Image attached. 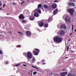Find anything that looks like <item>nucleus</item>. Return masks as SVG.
Returning a JSON list of instances; mask_svg holds the SVG:
<instances>
[{
	"mask_svg": "<svg viewBox=\"0 0 76 76\" xmlns=\"http://www.w3.org/2000/svg\"><path fill=\"white\" fill-rule=\"evenodd\" d=\"M53 41L55 43H57V42L60 43L62 41V39L59 37H57L53 38Z\"/></svg>",
	"mask_w": 76,
	"mask_h": 76,
	"instance_id": "nucleus-1",
	"label": "nucleus"
},
{
	"mask_svg": "<svg viewBox=\"0 0 76 76\" xmlns=\"http://www.w3.org/2000/svg\"><path fill=\"white\" fill-rule=\"evenodd\" d=\"M75 10H73V8H71L67 10V12L69 13L72 16L73 15V14H74V13L75 12Z\"/></svg>",
	"mask_w": 76,
	"mask_h": 76,
	"instance_id": "nucleus-2",
	"label": "nucleus"
},
{
	"mask_svg": "<svg viewBox=\"0 0 76 76\" xmlns=\"http://www.w3.org/2000/svg\"><path fill=\"white\" fill-rule=\"evenodd\" d=\"M43 7L45 10H48L51 9V6H49L48 7V5L47 4H44Z\"/></svg>",
	"mask_w": 76,
	"mask_h": 76,
	"instance_id": "nucleus-3",
	"label": "nucleus"
},
{
	"mask_svg": "<svg viewBox=\"0 0 76 76\" xmlns=\"http://www.w3.org/2000/svg\"><path fill=\"white\" fill-rule=\"evenodd\" d=\"M65 20L66 23H71V21L70 20V18H69V16H66V17H65Z\"/></svg>",
	"mask_w": 76,
	"mask_h": 76,
	"instance_id": "nucleus-4",
	"label": "nucleus"
},
{
	"mask_svg": "<svg viewBox=\"0 0 76 76\" xmlns=\"http://www.w3.org/2000/svg\"><path fill=\"white\" fill-rule=\"evenodd\" d=\"M57 34H59L61 35H64L65 34V31H64L62 30H60L58 31L57 33Z\"/></svg>",
	"mask_w": 76,
	"mask_h": 76,
	"instance_id": "nucleus-5",
	"label": "nucleus"
},
{
	"mask_svg": "<svg viewBox=\"0 0 76 76\" xmlns=\"http://www.w3.org/2000/svg\"><path fill=\"white\" fill-rule=\"evenodd\" d=\"M42 5H41V4H39L38 6V9H37V12H38L39 13H41V11H40V10L39 9V8H41V7L42 8Z\"/></svg>",
	"mask_w": 76,
	"mask_h": 76,
	"instance_id": "nucleus-6",
	"label": "nucleus"
},
{
	"mask_svg": "<svg viewBox=\"0 0 76 76\" xmlns=\"http://www.w3.org/2000/svg\"><path fill=\"white\" fill-rule=\"evenodd\" d=\"M27 56L28 58L29 59H31L33 57L32 56V54L30 52H28L27 54Z\"/></svg>",
	"mask_w": 76,
	"mask_h": 76,
	"instance_id": "nucleus-7",
	"label": "nucleus"
},
{
	"mask_svg": "<svg viewBox=\"0 0 76 76\" xmlns=\"http://www.w3.org/2000/svg\"><path fill=\"white\" fill-rule=\"evenodd\" d=\"M61 29H64V30H66V26L65 25L62 24L61 25Z\"/></svg>",
	"mask_w": 76,
	"mask_h": 76,
	"instance_id": "nucleus-8",
	"label": "nucleus"
},
{
	"mask_svg": "<svg viewBox=\"0 0 76 76\" xmlns=\"http://www.w3.org/2000/svg\"><path fill=\"white\" fill-rule=\"evenodd\" d=\"M38 25L39 26L42 27V26H43V25H44V22L42 21L40 22L39 23H38Z\"/></svg>",
	"mask_w": 76,
	"mask_h": 76,
	"instance_id": "nucleus-9",
	"label": "nucleus"
},
{
	"mask_svg": "<svg viewBox=\"0 0 76 76\" xmlns=\"http://www.w3.org/2000/svg\"><path fill=\"white\" fill-rule=\"evenodd\" d=\"M26 35L28 37H29L31 36V33L30 31H26Z\"/></svg>",
	"mask_w": 76,
	"mask_h": 76,
	"instance_id": "nucleus-10",
	"label": "nucleus"
},
{
	"mask_svg": "<svg viewBox=\"0 0 76 76\" xmlns=\"http://www.w3.org/2000/svg\"><path fill=\"white\" fill-rule=\"evenodd\" d=\"M61 76H65V75H67V72H62L61 73Z\"/></svg>",
	"mask_w": 76,
	"mask_h": 76,
	"instance_id": "nucleus-11",
	"label": "nucleus"
},
{
	"mask_svg": "<svg viewBox=\"0 0 76 76\" xmlns=\"http://www.w3.org/2000/svg\"><path fill=\"white\" fill-rule=\"evenodd\" d=\"M69 7H71V6H75V4L74 3H70L69 4Z\"/></svg>",
	"mask_w": 76,
	"mask_h": 76,
	"instance_id": "nucleus-12",
	"label": "nucleus"
},
{
	"mask_svg": "<svg viewBox=\"0 0 76 76\" xmlns=\"http://www.w3.org/2000/svg\"><path fill=\"white\" fill-rule=\"evenodd\" d=\"M29 12L27 10H25L24 11L23 15H27L28 14Z\"/></svg>",
	"mask_w": 76,
	"mask_h": 76,
	"instance_id": "nucleus-13",
	"label": "nucleus"
},
{
	"mask_svg": "<svg viewBox=\"0 0 76 76\" xmlns=\"http://www.w3.org/2000/svg\"><path fill=\"white\" fill-rule=\"evenodd\" d=\"M19 18L20 19H24L25 18H24V17L23 16V14H21L19 16Z\"/></svg>",
	"mask_w": 76,
	"mask_h": 76,
	"instance_id": "nucleus-14",
	"label": "nucleus"
},
{
	"mask_svg": "<svg viewBox=\"0 0 76 76\" xmlns=\"http://www.w3.org/2000/svg\"><path fill=\"white\" fill-rule=\"evenodd\" d=\"M52 7L53 8V9H55L57 7V4H53L52 6Z\"/></svg>",
	"mask_w": 76,
	"mask_h": 76,
	"instance_id": "nucleus-15",
	"label": "nucleus"
},
{
	"mask_svg": "<svg viewBox=\"0 0 76 76\" xmlns=\"http://www.w3.org/2000/svg\"><path fill=\"white\" fill-rule=\"evenodd\" d=\"M34 16L35 17H38L39 16V14L37 12H35L34 14Z\"/></svg>",
	"mask_w": 76,
	"mask_h": 76,
	"instance_id": "nucleus-16",
	"label": "nucleus"
},
{
	"mask_svg": "<svg viewBox=\"0 0 76 76\" xmlns=\"http://www.w3.org/2000/svg\"><path fill=\"white\" fill-rule=\"evenodd\" d=\"M36 59L35 58L33 57V59H32L31 60V63H34V62H35V61Z\"/></svg>",
	"mask_w": 76,
	"mask_h": 76,
	"instance_id": "nucleus-17",
	"label": "nucleus"
},
{
	"mask_svg": "<svg viewBox=\"0 0 76 76\" xmlns=\"http://www.w3.org/2000/svg\"><path fill=\"white\" fill-rule=\"evenodd\" d=\"M58 13V10L57 9H56L53 11V13L54 15H56Z\"/></svg>",
	"mask_w": 76,
	"mask_h": 76,
	"instance_id": "nucleus-18",
	"label": "nucleus"
},
{
	"mask_svg": "<svg viewBox=\"0 0 76 76\" xmlns=\"http://www.w3.org/2000/svg\"><path fill=\"white\" fill-rule=\"evenodd\" d=\"M34 19V16L33 15L30 16L29 18V19L30 20H33Z\"/></svg>",
	"mask_w": 76,
	"mask_h": 76,
	"instance_id": "nucleus-19",
	"label": "nucleus"
},
{
	"mask_svg": "<svg viewBox=\"0 0 76 76\" xmlns=\"http://www.w3.org/2000/svg\"><path fill=\"white\" fill-rule=\"evenodd\" d=\"M31 67H33V68H34V69H37V70H40V69H40L38 67H37L34 66H31Z\"/></svg>",
	"mask_w": 76,
	"mask_h": 76,
	"instance_id": "nucleus-20",
	"label": "nucleus"
},
{
	"mask_svg": "<svg viewBox=\"0 0 76 76\" xmlns=\"http://www.w3.org/2000/svg\"><path fill=\"white\" fill-rule=\"evenodd\" d=\"M33 53H34V55H35V56H37V55H38V53L35 51H33Z\"/></svg>",
	"mask_w": 76,
	"mask_h": 76,
	"instance_id": "nucleus-21",
	"label": "nucleus"
},
{
	"mask_svg": "<svg viewBox=\"0 0 76 76\" xmlns=\"http://www.w3.org/2000/svg\"><path fill=\"white\" fill-rule=\"evenodd\" d=\"M48 24H46L45 25L44 27H45V28H47V27H48Z\"/></svg>",
	"mask_w": 76,
	"mask_h": 76,
	"instance_id": "nucleus-22",
	"label": "nucleus"
},
{
	"mask_svg": "<svg viewBox=\"0 0 76 76\" xmlns=\"http://www.w3.org/2000/svg\"><path fill=\"white\" fill-rule=\"evenodd\" d=\"M52 20H51V18H48V21L49 22H51Z\"/></svg>",
	"mask_w": 76,
	"mask_h": 76,
	"instance_id": "nucleus-23",
	"label": "nucleus"
},
{
	"mask_svg": "<svg viewBox=\"0 0 76 76\" xmlns=\"http://www.w3.org/2000/svg\"><path fill=\"white\" fill-rule=\"evenodd\" d=\"M73 29H74V25H72V31H73Z\"/></svg>",
	"mask_w": 76,
	"mask_h": 76,
	"instance_id": "nucleus-24",
	"label": "nucleus"
},
{
	"mask_svg": "<svg viewBox=\"0 0 76 76\" xmlns=\"http://www.w3.org/2000/svg\"><path fill=\"white\" fill-rule=\"evenodd\" d=\"M19 65H21V64H19L16 65H15V66H16V67H18L19 66Z\"/></svg>",
	"mask_w": 76,
	"mask_h": 76,
	"instance_id": "nucleus-25",
	"label": "nucleus"
},
{
	"mask_svg": "<svg viewBox=\"0 0 76 76\" xmlns=\"http://www.w3.org/2000/svg\"><path fill=\"white\" fill-rule=\"evenodd\" d=\"M67 76H73V75H72V74H69Z\"/></svg>",
	"mask_w": 76,
	"mask_h": 76,
	"instance_id": "nucleus-26",
	"label": "nucleus"
},
{
	"mask_svg": "<svg viewBox=\"0 0 76 76\" xmlns=\"http://www.w3.org/2000/svg\"><path fill=\"white\" fill-rule=\"evenodd\" d=\"M37 72L35 71L33 72V75H35L37 74Z\"/></svg>",
	"mask_w": 76,
	"mask_h": 76,
	"instance_id": "nucleus-27",
	"label": "nucleus"
},
{
	"mask_svg": "<svg viewBox=\"0 0 76 76\" xmlns=\"http://www.w3.org/2000/svg\"><path fill=\"white\" fill-rule=\"evenodd\" d=\"M22 22L23 23H26V20H22Z\"/></svg>",
	"mask_w": 76,
	"mask_h": 76,
	"instance_id": "nucleus-28",
	"label": "nucleus"
},
{
	"mask_svg": "<svg viewBox=\"0 0 76 76\" xmlns=\"http://www.w3.org/2000/svg\"><path fill=\"white\" fill-rule=\"evenodd\" d=\"M35 50H36V51L37 52H38V51H39V49H36Z\"/></svg>",
	"mask_w": 76,
	"mask_h": 76,
	"instance_id": "nucleus-29",
	"label": "nucleus"
},
{
	"mask_svg": "<svg viewBox=\"0 0 76 76\" xmlns=\"http://www.w3.org/2000/svg\"><path fill=\"white\" fill-rule=\"evenodd\" d=\"M3 54V52H2V51L0 50V54Z\"/></svg>",
	"mask_w": 76,
	"mask_h": 76,
	"instance_id": "nucleus-30",
	"label": "nucleus"
},
{
	"mask_svg": "<svg viewBox=\"0 0 76 76\" xmlns=\"http://www.w3.org/2000/svg\"><path fill=\"white\" fill-rule=\"evenodd\" d=\"M17 47L18 48L21 47V46H20V45H18Z\"/></svg>",
	"mask_w": 76,
	"mask_h": 76,
	"instance_id": "nucleus-31",
	"label": "nucleus"
},
{
	"mask_svg": "<svg viewBox=\"0 0 76 76\" xmlns=\"http://www.w3.org/2000/svg\"><path fill=\"white\" fill-rule=\"evenodd\" d=\"M18 34H23V33L22 32H18Z\"/></svg>",
	"mask_w": 76,
	"mask_h": 76,
	"instance_id": "nucleus-32",
	"label": "nucleus"
},
{
	"mask_svg": "<svg viewBox=\"0 0 76 76\" xmlns=\"http://www.w3.org/2000/svg\"><path fill=\"white\" fill-rule=\"evenodd\" d=\"M42 62H43V63H44V62H45V60H42Z\"/></svg>",
	"mask_w": 76,
	"mask_h": 76,
	"instance_id": "nucleus-33",
	"label": "nucleus"
},
{
	"mask_svg": "<svg viewBox=\"0 0 76 76\" xmlns=\"http://www.w3.org/2000/svg\"><path fill=\"white\" fill-rule=\"evenodd\" d=\"M23 54L24 56H25V55H26V53H23Z\"/></svg>",
	"mask_w": 76,
	"mask_h": 76,
	"instance_id": "nucleus-34",
	"label": "nucleus"
},
{
	"mask_svg": "<svg viewBox=\"0 0 76 76\" xmlns=\"http://www.w3.org/2000/svg\"><path fill=\"white\" fill-rule=\"evenodd\" d=\"M69 47L68 46H67V50H69Z\"/></svg>",
	"mask_w": 76,
	"mask_h": 76,
	"instance_id": "nucleus-35",
	"label": "nucleus"
},
{
	"mask_svg": "<svg viewBox=\"0 0 76 76\" xmlns=\"http://www.w3.org/2000/svg\"><path fill=\"white\" fill-rule=\"evenodd\" d=\"M6 6V4H4V5L3 6V7L4 8V7Z\"/></svg>",
	"mask_w": 76,
	"mask_h": 76,
	"instance_id": "nucleus-36",
	"label": "nucleus"
},
{
	"mask_svg": "<svg viewBox=\"0 0 76 76\" xmlns=\"http://www.w3.org/2000/svg\"><path fill=\"white\" fill-rule=\"evenodd\" d=\"M32 71H31L30 72H28V75H29V74H30V73H31V72H32Z\"/></svg>",
	"mask_w": 76,
	"mask_h": 76,
	"instance_id": "nucleus-37",
	"label": "nucleus"
},
{
	"mask_svg": "<svg viewBox=\"0 0 76 76\" xmlns=\"http://www.w3.org/2000/svg\"><path fill=\"white\" fill-rule=\"evenodd\" d=\"M7 15H10V14L9 13H7Z\"/></svg>",
	"mask_w": 76,
	"mask_h": 76,
	"instance_id": "nucleus-38",
	"label": "nucleus"
},
{
	"mask_svg": "<svg viewBox=\"0 0 76 76\" xmlns=\"http://www.w3.org/2000/svg\"><path fill=\"white\" fill-rule=\"evenodd\" d=\"M12 4H13L14 5H16V3H12Z\"/></svg>",
	"mask_w": 76,
	"mask_h": 76,
	"instance_id": "nucleus-39",
	"label": "nucleus"
},
{
	"mask_svg": "<svg viewBox=\"0 0 76 76\" xmlns=\"http://www.w3.org/2000/svg\"><path fill=\"white\" fill-rule=\"evenodd\" d=\"M65 70H66V69H62V71H65Z\"/></svg>",
	"mask_w": 76,
	"mask_h": 76,
	"instance_id": "nucleus-40",
	"label": "nucleus"
},
{
	"mask_svg": "<svg viewBox=\"0 0 76 76\" xmlns=\"http://www.w3.org/2000/svg\"><path fill=\"white\" fill-rule=\"evenodd\" d=\"M42 10L43 11H45V10H44V9H43V7H42Z\"/></svg>",
	"mask_w": 76,
	"mask_h": 76,
	"instance_id": "nucleus-41",
	"label": "nucleus"
},
{
	"mask_svg": "<svg viewBox=\"0 0 76 76\" xmlns=\"http://www.w3.org/2000/svg\"><path fill=\"white\" fill-rule=\"evenodd\" d=\"M2 6V3L0 4V6Z\"/></svg>",
	"mask_w": 76,
	"mask_h": 76,
	"instance_id": "nucleus-42",
	"label": "nucleus"
},
{
	"mask_svg": "<svg viewBox=\"0 0 76 76\" xmlns=\"http://www.w3.org/2000/svg\"><path fill=\"white\" fill-rule=\"evenodd\" d=\"M0 10H3V9L2 8H0Z\"/></svg>",
	"mask_w": 76,
	"mask_h": 76,
	"instance_id": "nucleus-43",
	"label": "nucleus"
},
{
	"mask_svg": "<svg viewBox=\"0 0 76 76\" xmlns=\"http://www.w3.org/2000/svg\"><path fill=\"white\" fill-rule=\"evenodd\" d=\"M23 66H25V67H26V65H23Z\"/></svg>",
	"mask_w": 76,
	"mask_h": 76,
	"instance_id": "nucleus-44",
	"label": "nucleus"
},
{
	"mask_svg": "<svg viewBox=\"0 0 76 76\" xmlns=\"http://www.w3.org/2000/svg\"><path fill=\"white\" fill-rule=\"evenodd\" d=\"M54 2H58V1L57 0H55L54 1Z\"/></svg>",
	"mask_w": 76,
	"mask_h": 76,
	"instance_id": "nucleus-45",
	"label": "nucleus"
},
{
	"mask_svg": "<svg viewBox=\"0 0 76 76\" xmlns=\"http://www.w3.org/2000/svg\"><path fill=\"white\" fill-rule=\"evenodd\" d=\"M46 64V63H43L42 64L45 65Z\"/></svg>",
	"mask_w": 76,
	"mask_h": 76,
	"instance_id": "nucleus-46",
	"label": "nucleus"
},
{
	"mask_svg": "<svg viewBox=\"0 0 76 76\" xmlns=\"http://www.w3.org/2000/svg\"><path fill=\"white\" fill-rule=\"evenodd\" d=\"M25 3V1H23L21 3V4H22V3Z\"/></svg>",
	"mask_w": 76,
	"mask_h": 76,
	"instance_id": "nucleus-47",
	"label": "nucleus"
},
{
	"mask_svg": "<svg viewBox=\"0 0 76 76\" xmlns=\"http://www.w3.org/2000/svg\"><path fill=\"white\" fill-rule=\"evenodd\" d=\"M1 3H2V2L0 0V4Z\"/></svg>",
	"mask_w": 76,
	"mask_h": 76,
	"instance_id": "nucleus-48",
	"label": "nucleus"
},
{
	"mask_svg": "<svg viewBox=\"0 0 76 76\" xmlns=\"http://www.w3.org/2000/svg\"><path fill=\"white\" fill-rule=\"evenodd\" d=\"M6 64H8V62H7L6 63Z\"/></svg>",
	"mask_w": 76,
	"mask_h": 76,
	"instance_id": "nucleus-49",
	"label": "nucleus"
},
{
	"mask_svg": "<svg viewBox=\"0 0 76 76\" xmlns=\"http://www.w3.org/2000/svg\"><path fill=\"white\" fill-rule=\"evenodd\" d=\"M69 58L68 57H66V58H65V59H66V58Z\"/></svg>",
	"mask_w": 76,
	"mask_h": 76,
	"instance_id": "nucleus-50",
	"label": "nucleus"
},
{
	"mask_svg": "<svg viewBox=\"0 0 76 76\" xmlns=\"http://www.w3.org/2000/svg\"><path fill=\"white\" fill-rule=\"evenodd\" d=\"M32 73L31 74V76H32Z\"/></svg>",
	"mask_w": 76,
	"mask_h": 76,
	"instance_id": "nucleus-51",
	"label": "nucleus"
},
{
	"mask_svg": "<svg viewBox=\"0 0 76 76\" xmlns=\"http://www.w3.org/2000/svg\"><path fill=\"white\" fill-rule=\"evenodd\" d=\"M75 32H76V29H75Z\"/></svg>",
	"mask_w": 76,
	"mask_h": 76,
	"instance_id": "nucleus-52",
	"label": "nucleus"
},
{
	"mask_svg": "<svg viewBox=\"0 0 76 76\" xmlns=\"http://www.w3.org/2000/svg\"><path fill=\"white\" fill-rule=\"evenodd\" d=\"M70 41V39L68 40V41H69V42Z\"/></svg>",
	"mask_w": 76,
	"mask_h": 76,
	"instance_id": "nucleus-53",
	"label": "nucleus"
},
{
	"mask_svg": "<svg viewBox=\"0 0 76 76\" xmlns=\"http://www.w3.org/2000/svg\"><path fill=\"white\" fill-rule=\"evenodd\" d=\"M73 1H75V0H73Z\"/></svg>",
	"mask_w": 76,
	"mask_h": 76,
	"instance_id": "nucleus-54",
	"label": "nucleus"
},
{
	"mask_svg": "<svg viewBox=\"0 0 76 76\" xmlns=\"http://www.w3.org/2000/svg\"><path fill=\"white\" fill-rule=\"evenodd\" d=\"M39 21L38 22V23H39Z\"/></svg>",
	"mask_w": 76,
	"mask_h": 76,
	"instance_id": "nucleus-55",
	"label": "nucleus"
},
{
	"mask_svg": "<svg viewBox=\"0 0 76 76\" xmlns=\"http://www.w3.org/2000/svg\"><path fill=\"white\" fill-rule=\"evenodd\" d=\"M72 52H74V53H75V52H74V51H72Z\"/></svg>",
	"mask_w": 76,
	"mask_h": 76,
	"instance_id": "nucleus-56",
	"label": "nucleus"
},
{
	"mask_svg": "<svg viewBox=\"0 0 76 76\" xmlns=\"http://www.w3.org/2000/svg\"><path fill=\"white\" fill-rule=\"evenodd\" d=\"M22 1H23V0H21Z\"/></svg>",
	"mask_w": 76,
	"mask_h": 76,
	"instance_id": "nucleus-57",
	"label": "nucleus"
},
{
	"mask_svg": "<svg viewBox=\"0 0 76 76\" xmlns=\"http://www.w3.org/2000/svg\"><path fill=\"white\" fill-rule=\"evenodd\" d=\"M0 36H1V35L0 34Z\"/></svg>",
	"mask_w": 76,
	"mask_h": 76,
	"instance_id": "nucleus-58",
	"label": "nucleus"
},
{
	"mask_svg": "<svg viewBox=\"0 0 76 76\" xmlns=\"http://www.w3.org/2000/svg\"><path fill=\"white\" fill-rule=\"evenodd\" d=\"M28 61H29V59H28Z\"/></svg>",
	"mask_w": 76,
	"mask_h": 76,
	"instance_id": "nucleus-59",
	"label": "nucleus"
},
{
	"mask_svg": "<svg viewBox=\"0 0 76 76\" xmlns=\"http://www.w3.org/2000/svg\"><path fill=\"white\" fill-rule=\"evenodd\" d=\"M52 75V74H50V75Z\"/></svg>",
	"mask_w": 76,
	"mask_h": 76,
	"instance_id": "nucleus-60",
	"label": "nucleus"
},
{
	"mask_svg": "<svg viewBox=\"0 0 76 76\" xmlns=\"http://www.w3.org/2000/svg\"><path fill=\"white\" fill-rule=\"evenodd\" d=\"M63 19H64V17H63Z\"/></svg>",
	"mask_w": 76,
	"mask_h": 76,
	"instance_id": "nucleus-61",
	"label": "nucleus"
},
{
	"mask_svg": "<svg viewBox=\"0 0 76 76\" xmlns=\"http://www.w3.org/2000/svg\"><path fill=\"white\" fill-rule=\"evenodd\" d=\"M72 35V34H70V35Z\"/></svg>",
	"mask_w": 76,
	"mask_h": 76,
	"instance_id": "nucleus-62",
	"label": "nucleus"
},
{
	"mask_svg": "<svg viewBox=\"0 0 76 76\" xmlns=\"http://www.w3.org/2000/svg\"><path fill=\"white\" fill-rule=\"evenodd\" d=\"M11 76H13V75H11Z\"/></svg>",
	"mask_w": 76,
	"mask_h": 76,
	"instance_id": "nucleus-63",
	"label": "nucleus"
}]
</instances>
